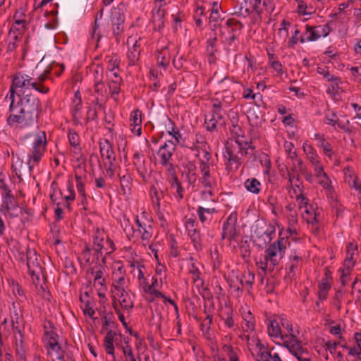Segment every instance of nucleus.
Listing matches in <instances>:
<instances>
[{
	"mask_svg": "<svg viewBox=\"0 0 361 361\" xmlns=\"http://www.w3.org/2000/svg\"><path fill=\"white\" fill-rule=\"evenodd\" d=\"M224 352L226 353L229 358V361H238V356L235 349L230 345H224Z\"/></svg>",
	"mask_w": 361,
	"mask_h": 361,
	"instance_id": "e2e57ef3",
	"label": "nucleus"
},
{
	"mask_svg": "<svg viewBox=\"0 0 361 361\" xmlns=\"http://www.w3.org/2000/svg\"><path fill=\"white\" fill-rule=\"evenodd\" d=\"M130 266L133 269L131 271L135 277L139 279L144 276V272L142 271V269L145 268L144 265L140 264L137 262H134L131 263Z\"/></svg>",
	"mask_w": 361,
	"mask_h": 361,
	"instance_id": "680f3d73",
	"label": "nucleus"
},
{
	"mask_svg": "<svg viewBox=\"0 0 361 361\" xmlns=\"http://www.w3.org/2000/svg\"><path fill=\"white\" fill-rule=\"evenodd\" d=\"M114 297L117 298L121 307L126 311L130 312L133 307V302L130 294L123 287L114 285Z\"/></svg>",
	"mask_w": 361,
	"mask_h": 361,
	"instance_id": "4468645a",
	"label": "nucleus"
},
{
	"mask_svg": "<svg viewBox=\"0 0 361 361\" xmlns=\"http://www.w3.org/2000/svg\"><path fill=\"white\" fill-rule=\"evenodd\" d=\"M18 97L19 99L17 102L14 100V105L16 107L39 114L41 103L35 94H26Z\"/></svg>",
	"mask_w": 361,
	"mask_h": 361,
	"instance_id": "9b49d317",
	"label": "nucleus"
},
{
	"mask_svg": "<svg viewBox=\"0 0 361 361\" xmlns=\"http://www.w3.org/2000/svg\"><path fill=\"white\" fill-rule=\"evenodd\" d=\"M302 150L313 169L322 164L320 157L312 145L304 142L302 145Z\"/></svg>",
	"mask_w": 361,
	"mask_h": 361,
	"instance_id": "bb28decb",
	"label": "nucleus"
},
{
	"mask_svg": "<svg viewBox=\"0 0 361 361\" xmlns=\"http://www.w3.org/2000/svg\"><path fill=\"white\" fill-rule=\"evenodd\" d=\"M201 329L203 332L204 338L210 342V345L213 348L216 345V340L214 336V334L211 331L209 326L201 327Z\"/></svg>",
	"mask_w": 361,
	"mask_h": 361,
	"instance_id": "774afa93",
	"label": "nucleus"
},
{
	"mask_svg": "<svg viewBox=\"0 0 361 361\" xmlns=\"http://www.w3.org/2000/svg\"><path fill=\"white\" fill-rule=\"evenodd\" d=\"M195 216L191 215L190 216H185V226L188 231V235L194 243L196 249L201 247V240L199 231L195 228Z\"/></svg>",
	"mask_w": 361,
	"mask_h": 361,
	"instance_id": "2eb2a0df",
	"label": "nucleus"
},
{
	"mask_svg": "<svg viewBox=\"0 0 361 361\" xmlns=\"http://www.w3.org/2000/svg\"><path fill=\"white\" fill-rule=\"evenodd\" d=\"M14 350L16 361H27V349L24 345V336L22 332L14 335Z\"/></svg>",
	"mask_w": 361,
	"mask_h": 361,
	"instance_id": "412c9836",
	"label": "nucleus"
},
{
	"mask_svg": "<svg viewBox=\"0 0 361 361\" xmlns=\"http://www.w3.org/2000/svg\"><path fill=\"white\" fill-rule=\"evenodd\" d=\"M1 195L2 198L1 209L4 212L9 213L11 210L16 209L18 207L16 198L11 190Z\"/></svg>",
	"mask_w": 361,
	"mask_h": 361,
	"instance_id": "393cba45",
	"label": "nucleus"
},
{
	"mask_svg": "<svg viewBox=\"0 0 361 361\" xmlns=\"http://www.w3.org/2000/svg\"><path fill=\"white\" fill-rule=\"evenodd\" d=\"M275 233L276 228L274 225L265 222L257 223L252 235L253 243L257 247L263 248L271 241Z\"/></svg>",
	"mask_w": 361,
	"mask_h": 361,
	"instance_id": "0eeeda50",
	"label": "nucleus"
},
{
	"mask_svg": "<svg viewBox=\"0 0 361 361\" xmlns=\"http://www.w3.org/2000/svg\"><path fill=\"white\" fill-rule=\"evenodd\" d=\"M305 27V37L304 35H300V42L305 43V42H312L317 40L319 38V35L314 27L307 25Z\"/></svg>",
	"mask_w": 361,
	"mask_h": 361,
	"instance_id": "ea45409f",
	"label": "nucleus"
},
{
	"mask_svg": "<svg viewBox=\"0 0 361 361\" xmlns=\"http://www.w3.org/2000/svg\"><path fill=\"white\" fill-rule=\"evenodd\" d=\"M116 333L112 330H109L104 339V347L105 351L107 354L114 355V340L116 336Z\"/></svg>",
	"mask_w": 361,
	"mask_h": 361,
	"instance_id": "58836bf2",
	"label": "nucleus"
},
{
	"mask_svg": "<svg viewBox=\"0 0 361 361\" xmlns=\"http://www.w3.org/2000/svg\"><path fill=\"white\" fill-rule=\"evenodd\" d=\"M32 138L27 154L30 168L37 165L44 156L47 145V134L44 130H39L30 135Z\"/></svg>",
	"mask_w": 361,
	"mask_h": 361,
	"instance_id": "7ed1b4c3",
	"label": "nucleus"
},
{
	"mask_svg": "<svg viewBox=\"0 0 361 361\" xmlns=\"http://www.w3.org/2000/svg\"><path fill=\"white\" fill-rule=\"evenodd\" d=\"M90 74L94 83H98L103 81L104 69L100 65H96L90 70Z\"/></svg>",
	"mask_w": 361,
	"mask_h": 361,
	"instance_id": "a18cd8bd",
	"label": "nucleus"
},
{
	"mask_svg": "<svg viewBox=\"0 0 361 361\" xmlns=\"http://www.w3.org/2000/svg\"><path fill=\"white\" fill-rule=\"evenodd\" d=\"M139 47L140 45L137 44V42L135 41L133 45V47L129 49L128 53V59L130 66H134L139 59L140 53Z\"/></svg>",
	"mask_w": 361,
	"mask_h": 361,
	"instance_id": "79ce46f5",
	"label": "nucleus"
},
{
	"mask_svg": "<svg viewBox=\"0 0 361 361\" xmlns=\"http://www.w3.org/2000/svg\"><path fill=\"white\" fill-rule=\"evenodd\" d=\"M136 221L135 224L137 226V231L140 234V238L143 241H149L153 234L152 222L147 221Z\"/></svg>",
	"mask_w": 361,
	"mask_h": 361,
	"instance_id": "a878e982",
	"label": "nucleus"
},
{
	"mask_svg": "<svg viewBox=\"0 0 361 361\" xmlns=\"http://www.w3.org/2000/svg\"><path fill=\"white\" fill-rule=\"evenodd\" d=\"M93 241V250L95 252L96 260L105 264V257H103V250L106 252V254L111 253L116 250L114 242L108 238L103 229L97 228L92 235Z\"/></svg>",
	"mask_w": 361,
	"mask_h": 361,
	"instance_id": "423d86ee",
	"label": "nucleus"
},
{
	"mask_svg": "<svg viewBox=\"0 0 361 361\" xmlns=\"http://www.w3.org/2000/svg\"><path fill=\"white\" fill-rule=\"evenodd\" d=\"M56 335L54 333L49 334V337L48 338L47 345L50 348V350L58 352L61 349L60 345H59L58 341L56 338Z\"/></svg>",
	"mask_w": 361,
	"mask_h": 361,
	"instance_id": "69168bd1",
	"label": "nucleus"
},
{
	"mask_svg": "<svg viewBox=\"0 0 361 361\" xmlns=\"http://www.w3.org/2000/svg\"><path fill=\"white\" fill-rule=\"evenodd\" d=\"M331 82V84L328 87L326 92L331 94V95H336L338 93L340 90V85L342 83L341 80L338 77H333L332 80H329Z\"/></svg>",
	"mask_w": 361,
	"mask_h": 361,
	"instance_id": "09e8293b",
	"label": "nucleus"
},
{
	"mask_svg": "<svg viewBox=\"0 0 361 361\" xmlns=\"http://www.w3.org/2000/svg\"><path fill=\"white\" fill-rule=\"evenodd\" d=\"M66 192H69V195H64L63 198L66 200V207L70 209V201H73L75 197V194L74 191V185L71 180H68L67 182V189Z\"/></svg>",
	"mask_w": 361,
	"mask_h": 361,
	"instance_id": "3c124183",
	"label": "nucleus"
},
{
	"mask_svg": "<svg viewBox=\"0 0 361 361\" xmlns=\"http://www.w3.org/2000/svg\"><path fill=\"white\" fill-rule=\"evenodd\" d=\"M326 192V197L329 200V202L333 209H338V202L337 200L336 195L334 192V187L330 189L324 190Z\"/></svg>",
	"mask_w": 361,
	"mask_h": 361,
	"instance_id": "5fc2aeb1",
	"label": "nucleus"
},
{
	"mask_svg": "<svg viewBox=\"0 0 361 361\" xmlns=\"http://www.w3.org/2000/svg\"><path fill=\"white\" fill-rule=\"evenodd\" d=\"M224 123V114H219L217 112H212L205 116L204 125L206 129L209 132H213L216 130L217 126L223 125Z\"/></svg>",
	"mask_w": 361,
	"mask_h": 361,
	"instance_id": "aec40b11",
	"label": "nucleus"
},
{
	"mask_svg": "<svg viewBox=\"0 0 361 361\" xmlns=\"http://www.w3.org/2000/svg\"><path fill=\"white\" fill-rule=\"evenodd\" d=\"M208 147L209 145L207 142L206 137L200 133H196L193 142V147H192V150L197 151V153L196 155H199L200 149H205V147Z\"/></svg>",
	"mask_w": 361,
	"mask_h": 361,
	"instance_id": "a19ab883",
	"label": "nucleus"
},
{
	"mask_svg": "<svg viewBox=\"0 0 361 361\" xmlns=\"http://www.w3.org/2000/svg\"><path fill=\"white\" fill-rule=\"evenodd\" d=\"M176 150L175 144L172 140H168L161 145L157 152L161 165H166L172 160V157Z\"/></svg>",
	"mask_w": 361,
	"mask_h": 361,
	"instance_id": "f3484780",
	"label": "nucleus"
},
{
	"mask_svg": "<svg viewBox=\"0 0 361 361\" xmlns=\"http://www.w3.org/2000/svg\"><path fill=\"white\" fill-rule=\"evenodd\" d=\"M80 258L82 260H83L87 264L89 265H95V262H97L95 257V252L94 253V256L92 259L91 249L88 245H85L84 250L82 251L80 254Z\"/></svg>",
	"mask_w": 361,
	"mask_h": 361,
	"instance_id": "c03bdc74",
	"label": "nucleus"
},
{
	"mask_svg": "<svg viewBox=\"0 0 361 361\" xmlns=\"http://www.w3.org/2000/svg\"><path fill=\"white\" fill-rule=\"evenodd\" d=\"M121 82L116 81H109V88L110 90L111 97L116 101L118 99V95L121 90Z\"/></svg>",
	"mask_w": 361,
	"mask_h": 361,
	"instance_id": "4d7b16f0",
	"label": "nucleus"
},
{
	"mask_svg": "<svg viewBox=\"0 0 361 361\" xmlns=\"http://www.w3.org/2000/svg\"><path fill=\"white\" fill-rule=\"evenodd\" d=\"M298 3V12L302 15H311L314 13L312 7H309L303 0H296Z\"/></svg>",
	"mask_w": 361,
	"mask_h": 361,
	"instance_id": "13d9d810",
	"label": "nucleus"
},
{
	"mask_svg": "<svg viewBox=\"0 0 361 361\" xmlns=\"http://www.w3.org/2000/svg\"><path fill=\"white\" fill-rule=\"evenodd\" d=\"M237 212H233L228 216L226 221L223 224L221 238L227 239L230 242V243L236 235L235 225L237 222Z\"/></svg>",
	"mask_w": 361,
	"mask_h": 361,
	"instance_id": "ddd939ff",
	"label": "nucleus"
},
{
	"mask_svg": "<svg viewBox=\"0 0 361 361\" xmlns=\"http://www.w3.org/2000/svg\"><path fill=\"white\" fill-rule=\"evenodd\" d=\"M244 185L249 192L253 194H259L261 190V183L255 178L246 180Z\"/></svg>",
	"mask_w": 361,
	"mask_h": 361,
	"instance_id": "37998d69",
	"label": "nucleus"
},
{
	"mask_svg": "<svg viewBox=\"0 0 361 361\" xmlns=\"http://www.w3.org/2000/svg\"><path fill=\"white\" fill-rule=\"evenodd\" d=\"M209 20L212 30H214L218 27H220L221 34H224L226 31L229 32L230 30L233 32L235 29L234 27H238L240 28L242 27V24L240 22L233 19H228L224 22V19L221 18L219 13H211Z\"/></svg>",
	"mask_w": 361,
	"mask_h": 361,
	"instance_id": "9d476101",
	"label": "nucleus"
},
{
	"mask_svg": "<svg viewBox=\"0 0 361 361\" xmlns=\"http://www.w3.org/2000/svg\"><path fill=\"white\" fill-rule=\"evenodd\" d=\"M120 59L117 56L109 57L107 70L109 73L119 71Z\"/></svg>",
	"mask_w": 361,
	"mask_h": 361,
	"instance_id": "052dcab7",
	"label": "nucleus"
},
{
	"mask_svg": "<svg viewBox=\"0 0 361 361\" xmlns=\"http://www.w3.org/2000/svg\"><path fill=\"white\" fill-rule=\"evenodd\" d=\"M11 322L13 326V329L14 331V335L16 334L17 335L19 334V331L22 332L21 330V325L23 322V318L21 315H20L18 313L16 312L14 315L11 317Z\"/></svg>",
	"mask_w": 361,
	"mask_h": 361,
	"instance_id": "8fccbe9b",
	"label": "nucleus"
},
{
	"mask_svg": "<svg viewBox=\"0 0 361 361\" xmlns=\"http://www.w3.org/2000/svg\"><path fill=\"white\" fill-rule=\"evenodd\" d=\"M233 315V312L231 310H228L225 312V317H221L224 325L228 329L233 328L235 325Z\"/></svg>",
	"mask_w": 361,
	"mask_h": 361,
	"instance_id": "0e129e2a",
	"label": "nucleus"
},
{
	"mask_svg": "<svg viewBox=\"0 0 361 361\" xmlns=\"http://www.w3.org/2000/svg\"><path fill=\"white\" fill-rule=\"evenodd\" d=\"M200 170L202 176L200 180L202 185L205 188H212L215 185V181L210 174L209 166L203 165L200 166Z\"/></svg>",
	"mask_w": 361,
	"mask_h": 361,
	"instance_id": "f704fd0d",
	"label": "nucleus"
},
{
	"mask_svg": "<svg viewBox=\"0 0 361 361\" xmlns=\"http://www.w3.org/2000/svg\"><path fill=\"white\" fill-rule=\"evenodd\" d=\"M290 353L294 355L298 361H314V357L303 346L291 350Z\"/></svg>",
	"mask_w": 361,
	"mask_h": 361,
	"instance_id": "e433bc0d",
	"label": "nucleus"
},
{
	"mask_svg": "<svg viewBox=\"0 0 361 361\" xmlns=\"http://www.w3.org/2000/svg\"><path fill=\"white\" fill-rule=\"evenodd\" d=\"M15 91H11L10 94H7L6 99H9L10 104L8 109L6 123L11 127L20 129L28 128L37 123L39 114L30 111L16 107L14 105Z\"/></svg>",
	"mask_w": 361,
	"mask_h": 361,
	"instance_id": "f03ea898",
	"label": "nucleus"
},
{
	"mask_svg": "<svg viewBox=\"0 0 361 361\" xmlns=\"http://www.w3.org/2000/svg\"><path fill=\"white\" fill-rule=\"evenodd\" d=\"M151 198H152V207L157 215V217L159 220H160L161 222L165 223L166 219L164 215V213L161 210V196L159 193L158 190L156 188H152L151 190Z\"/></svg>",
	"mask_w": 361,
	"mask_h": 361,
	"instance_id": "cd10ccee",
	"label": "nucleus"
},
{
	"mask_svg": "<svg viewBox=\"0 0 361 361\" xmlns=\"http://www.w3.org/2000/svg\"><path fill=\"white\" fill-rule=\"evenodd\" d=\"M283 147L287 156V159H290L292 162L291 171H294L296 169L294 159H296V157H298V154L296 151L294 150L295 146L293 142L286 141L284 142Z\"/></svg>",
	"mask_w": 361,
	"mask_h": 361,
	"instance_id": "4c0bfd02",
	"label": "nucleus"
},
{
	"mask_svg": "<svg viewBox=\"0 0 361 361\" xmlns=\"http://www.w3.org/2000/svg\"><path fill=\"white\" fill-rule=\"evenodd\" d=\"M320 209L316 204H310L300 210L303 219L313 226H317L320 221Z\"/></svg>",
	"mask_w": 361,
	"mask_h": 361,
	"instance_id": "dca6fc26",
	"label": "nucleus"
},
{
	"mask_svg": "<svg viewBox=\"0 0 361 361\" xmlns=\"http://www.w3.org/2000/svg\"><path fill=\"white\" fill-rule=\"evenodd\" d=\"M313 170L317 183L322 187L324 190L330 189L333 187L331 180L325 172L324 167L322 164L314 168Z\"/></svg>",
	"mask_w": 361,
	"mask_h": 361,
	"instance_id": "5701e85b",
	"label": "nucleus"
},
{
	"mask_svg": "<svg viewBox=\"0 0 361 361\" xmlns=\"http://www.w3.org/2000/svg\"><path fill=\"white\" fill-rule=\"evenodd\" d=\"M280 322L283 328L281 345L286 348L289 352L302 346L299 338V331L294 329L291 322L283 314L280 315Z\"/></svg>",
	"mask_w": 361,
	"mask_h": 361,
	"instance_id": "39448f33",
	"label": "nucleus"
},
{
	"mask_svg": "<svg viewBox=\"0 0 361 361\" xmlns=\"http://www.w3.org/2000/svg\"><path fill=\"white\" fill-rule=\"evenodd\" d=\"M99 149L104 166L107 175L112 178L116 169V155L112 144L106 139L100 140Z\"/></svg>",
	"mask_w": 361,
	"mask_h": 361,
	"instance_id": "6e6552de",
	"label": "nucleus"
},
{
	"mask_svg": "<svg viewBox=\"0 0 361 361\" xmlns=\"http://www.w3.org/2000/svg\"><path fill=\"white\" fill-rule=\"evenodd\" d=\"M243 319L245 325H243V331L245 332L253 331L255 329V317L250 310H243L241 312Z\"/></svg>",
	"mask_w": 361,
	"mask_h": 361,
	"instance_id": "473e14b6",
	"label": "nucleus"
},
{
	"mask_svg": "<svg viewBox=\"0 0 361 361\" xmlns=\"http://www.w3.org/2000/svg\"><path fill=\"white\" fill-rule=\"evenodd\" d=\"M142 112L139 109H135L131 112L130 123L132 127L131 130L137 135H141V124H142Z\"/></svg>",
	"mask_w": 361,
	"mask_h": 361,
	"instance_id": "7c9ffc66",
	"label": "nucleus"
},
{
	"mask_svg": "<svg viewBox=\"0 0 361 361\" xmlns=\"http://www.w3.org/2000/svg\"><path fill=\"white\" fill-rule=\"evenodd\" d=\"M104 264L100 262V259L95 262V265L92 266L87 271V274H91L93 277L94 286L98 290H104L106 287V279L104 275Z\"/></svg>",
	"mask_w": 361,
	"mask_h": 361,
	"instance_id": "f8f14e48",
	"label": "nucleus"
},
{
	"mask_svg": "<svg viewBox=\"0 0 361 361\" xmlns=\"http://www.w3.org/2000/svg\"><path fill=\"white\" fill-rule=\"evenodd\" d=\"M162 166L165 167L166 170V180L168 182L170 181H174L176 179L178 178L175 166L171 162H169L166 165H161Z\"/></svg>",
	"mask_w": 361,
	"mask_h": 361,
	"instance_id": "864d4df0",
	"label": "nucleus"
},
{
	"mask_svg": "<svg viewBox=\"0 0 361 361\" xmlns=\"http://www.w3.org/2000/svg\"><path fill=\"white\" fill-rule=\"evenodd\" d=\"M234 146L226 147L224 153L226 169L228 171H235L240 165V158L234 153Z\"/></svg>",
	"mask_w": 361,
	"mask_h": 361,
	"instance_id": "a211bd4d",
	"label": "nucleus"
},
{
	"mask_svg": "<svg viewBox=\"0 0 361 361\" xmlns=\"http://www.w3.org/2000/svg\"><path fill=\"white\" fill-rule=\"evenodd\" d=\"M133 165L135 166L137 173L140 174L142 180H146V175L147 173V168L145 165V159L143 155L137 152L133 155Z\"/></svg>",
	"mask_w": 361,
	"mask_h": 361,
	"instance_id": "c85d7f7f",
	"label": "nucleus"
},
{
	"mask_svg": "<svg viewBox=\"0 0 361 361\" xmlns=\"http://www.w3.org/2000/svg\"><path fill=\"white\" fill-rule=\"evenodd\" d=\"M27 266L30 274L32 276L41 272L42 267L35 253H32L31 252H27Z\"/></svg>",
	"mask_w": 361,
	"mask_h": 361,
	"instance_id": "2f4dec72",
	"label": "nucleus"
},
{
	"mask_svg": "<svg viewBox=\"0 0 361 361\" xmlns=\"http://www.w3.org/2000/svg\"><path fill=\"white\" fill-rule=\"evenodd\" d=\"M230 288L233 290V292L235 293L237 296H239L243 290L244 281L242 276H239L238 274L235 277L229 276L227 280Z\"/></svg>",
	"mask_w": 361,
	"mask_h": 361,
	"instance_id": "72a5a7b5",
	"label": "nucleus"
},
{
	"mask_svg": "<svg viewBox=\"0 0 361 361\" xmlns=\"http://www.w3.org/2000/svg\"><path fill=\"white\" fill-rule=\"evenodd\" d=\"M23 35L21 33L16 25L11 27L8 33V43L7 46V51L12 52L16 49L22 42Z\"/></svg>",
	"mask_w": 361,
	"mask_h": 361,
	"instance_id": "b1692460",
	"label": "nucleus"
},
{
	"mask_svg": "<svg viewBox=\"0 0 361 361\" xmlns=\"http://www.w3.org/2000/svg\"><path fill=\"white\" fill-rule=\"evenodd\" d=\"M122 351L125 357V361H137L135 357L131 346L128 342H125V345L121 346Z\"/></svg>",
	"mask_w": 361,
	"mask_h": 361,
	"instance_id": "603ef678",
	"label": "nucleus"
},
{
	"mask_svg": "<svg viewBox=\"0 0 361 361\" xmlns=\"http://www.w3.org/2000/svg\"><path fill=\"white\" fill-rule=\"evenodd\" d=\"M287 240L285 238H279L276 241L271 244L266 250L267 259H269L271 267L269 271H272L279 261L283 257L286 250Z\"/></svg>",
	"mask_w": 361,
	"mask_h": 361,
	"instance_id": "1a4fd4ad",
	"label": "nucleus"
},
{
	"mask_svg": "<svg viewBox=\"0 0 361 361\" xmlns=\"http://www.w3.org/2000/svg\"><path fill=\"white\" fill-rule=\"evenodd\" d=\"M247 347L255 361H282L279 354L261 343L256 337L246 336Z\"/></svg>",
	"mask_w": 361,
	"mask_h": 361,
	"instance_id": "20e7f679",
	"label": "nucleus"
},
{
	"mask_svg": "<svg viewBox=\"0 0 361 361\" xmlns=\"http://www.w3.org/2000/svg\"><path fill=\"white\" fill-rule=\"evenodd\" d=\"M218 212V210L215 207H203L202 206H199L197 209V213L198 214V217L200 221L204 224L207 221H210L212 219V216L214 214Z\"/></svg>",
	"mask_w": 361,
	"mask_h": 361,
	"instance_id": "c9c22d12",
	"label": "nucleus"
},
{
	"mask_svg": "<svg viewBox=\"0 0 361 361\" xmlns=\"http://www.w3.org/2000/svg\"><path fill=\"white\" fill-rule=\"evenodd\" d=\"M171 187L176 190V192L174 193L175 197L179 201L183 198L184 189L181 185L180 182L178 178L176 179L174 181L169 182Z\"/></svg>",
	"mask_w": 361,
	"mask_h": 361,
	"instance_id": "de8ad7c7",
	"label": "nucleus"
},
{
	"mask_svg": "<svg viewBox=\"0 0 361 361\" xmlns=\"http://www.w3.org/2000/svg\"><path fill=\"white\" fill-rule=\"evenodd\" d=\"M287 178H288V187L290 188H293L294 183H298L300 181V178L299 173L296 171V169L294 171L288 170L287 171Z\"/></svg>",
	"mask_w": 361,
	"mask_h": 361,
	"instance_id": "bf43d9fd",
	"label": "nucleus"
},
{
	"mask_svg": "<svg viewBox=\"0 0 361 361\" xmlns=\"http://www.w3.org/2000/svg\"><path fill=\"white\" fill-rule=\"evenodd\" d=\"M94 92L97 94V97H96V100L97 102L99 101H102L104 98L106 90L105 88V85L102 82H98V83H94Z\"/></svg>",
	"mask_w": 361,
	"mask_h": 361,
	"instance_id": "6e6d98bb",
	"label": "nucleus"
},
{
	"mask_svg": "<svg viewBox=\"0 0 361 361\" xmlns=\"http://www.w3.org/2000/svg\"><path fill=\"white\" fill-rule=\"evenodd\" d=\"M75 178L76 181V188L77 190L82 198V203L83 204L85 201H86V194L85 190V183L81 176H78L77 173L75 175Z\"/></svg>",
	"mask_w": 361,
	"mask_h": 361,
	"instance_id": "49530a36",
	"label": "nucleus"
},
{
	"mask_svg": "<svg viewBox=\"0 0 361 361\" xmlns=\"http://www.w3.org/2000/svg\"><path fill=\"white\" fill-rule=\"evenodd\" d=\"M204 16V8L202 6H198L194 15V20L197 27H200L202 25L203 20L202 16Z\"/></svg>",
	"mask_w": 361,
	"mask_h": 361,
	"instance_id": "338daca9",
	"label": "nucleus"
},
{
	"mask_svg": "<svg viewBox=\"0 0 361 361\" xmlns=\"http://www.w3.org/2000/svg\"><path fill=\"white\" fill-rule=\"evenodd\" d=\"M114 35L117 37L124 30L125 13L120 8H115L111 13Z\"/></svg>",
	"mask_w": 361,
	"mask_h": 361,
	"instance_id": "6ab92c4d",
	"label": "nucleus"
},
{
	"mask_svg": "<svg viewBox=\"0 0 361 361\" xmlns=\"http://www.w3.org/2000/svg\"><path fill=\"white\" fill-rule=\"evenodd\" d=\"M49 70H45L42 73L39 74L37 78L27 74L22 73H17L13 78L8 94H10L12 90L15 91V94H16L18 97L23 96L26 94H32L31 89L43 94H48L50 91V88L47 84V80L49 78Z\"/></svg>",
	"mask_w": 361,
	"mask_h": 361,
	"instance_id": "f257e3e1",
	"label": "nucleus"
},
{
	"mask_svg": "<svg viewBox=\"0 0 361 361\" xmlns=\"http://www.w3.org/2000/svg\"><path fill=\"white\" fill-rule=\"evenodd\" d=\"M170 61L171 54L169 51V46H161L157 51V65L166 70L170 63Z\"/></svg>",
	"mask_w": 361,
	"mask_h": 361,
	"instance_id": "c756f323",
	"label": "nucleus"
},
{
	"mask_svg": "<svg viewBox=\"0 0 361 361\" xmlns=\"http://www.w3.org/2000/svg\"><path fill=\"white\" fill-rule=\"evenodd\" d=\"M267 332L269 336L273 339H280L281 341L283 331L280 322V315L270 317L268 319Z\"/></svg>",
	"mask_w": 361,
	"mask_h": 361,
	"instance_id": "4be33fe9",
	"label": "nucleus"
}]
</instances>
